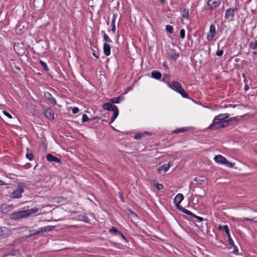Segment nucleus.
<instances>
[{"label": "nucleus", "instance_id": "ddd939ff", "mask_svg": "<svg viewBox=\"0 0 257 257\" xmlns=\"http://www.w3.org/2000/svg\"><path fill=\"white\" fill-rule=\"evenodd\" d=\"M10 64L12 69L16 73H17L18 71H20L21 70L20 65H19L18 62L13 61L12 62H11Z\"/></svg>", "mask_w": 257, "mask_h": 257}, {"label": "nucleus", "instance_id": "6e6552de", "mask_svg": "<svg viewBox=\"0 0 257 257\" xmlns=\"http://www.w3.org/2000/svg\"><path fill=\"white\" fill-rule=\"evenodd\" d=\"M223 230L225 231L226 234L227 235L229 243L231 245L234 246V244L233 240L232 239V238L231 237L228 226L226 225H224V226H223Z\"/></svg>", "mask_w": 257, "mask_h": 257}, {"label": "nucleus", "instance_id": "c03bdc74", "mask_svg": "<svg viewBox=\"0 0 257 257\" xmlns=\"http://www.w3.org/2000/svg\"><path fill=\"white\" fill-rule=\"evenodd\" d=\"M3 113L5 115L7 116L9 118H12V116L11 114H10L8 112L6 111H3Z\"/></svg>", "mask_w": 257, "mask_h": 257}, {"label": "nucleus", "instance_id": "0eeeda50", "mask_svg": "<svg viewBox=\"0 0 257 257\" xmlns=\"http://www.w3.org/2000/svg\"><path fill=\"white\" fill-rule=\"evenodd\" d=\"M216 34L215 27L213 24H211L209 28V34L207 36V39L208 41H211Z\"/></svg>", "mask_w": 257, "mask_h": 257}, {"label": "nucleus", "instance_id": "49530a36", "mask_svg": "<svg viewBox=\"0 0 257 257\" xmlns=\"http://www.w3.org/2000/svg\"><path fill=\"white\" fill-rule=\"evenodd\" d=\"M223 53V51L222 50H218L217 51L216 55L219 57H221L222 56Z\"/></svg>", "mask_w": 257, "mask_h": 257}, {"label": "nucleus", "instance_id": "a18cd8bd", "mask_svg": "<svg viewBox=\"0 0 257 257\" xmlns=\"http://www.w3.org/2000/svg\"><path fill=\"white\" fill-rule=\"evenodd\" d=\"M255 218H243L242 219H241L240 220L241 222H244L245 221H252L254 220Z\"/></svg>", "mask_w": 257, "mask_h": 257}, {"label": "nucleus", "instance_id": "a878e982", "mask_svg": "<svg viewBox=\"0 0 257 257\" xmlns=\"http://www.w3.org/2000/svg\"><path fill=\"white\" fill-rule=\"evenodd\" d=\"M170 167L169 164H164L160 168H158V171H164V172H166Z\"/></svg>", "mask_w": 257, "mask_h": 257}, {"label": "nucleus", "instance_id": "f3484780", "mask_svg": "<svg viewBox=\"0 0 257 257\" xmlns=\"http://www.w3.org/2000/svg\"><path fill=\"white\" fill-rule=\"evenodd\" d=\"M103 52L106 56H109L110 54V47L109 44L106 43L103 44Z\"/></svg>", "mask_w": 257, "mask_h": 257}, {"label": "nucleus", "instance_id": "e2e57ef3", "mask_svg": "<svg viewBox=\"0 0 257 257\" xmlns=\"http://www.w3.org/2000/svg\"><path fill=\"white\" fill-rule=\"evenodd\" d=\"M163 77H164V78H168L169 76H168V75H167L166 74H164Z\"/></svg>", "mask_w": 257, "mask_h": 257}, {"label": "nucleus", "instance_id": "c85d7f7f", "mask_svg": "<svg viewBox=\"0 0 257 257\" xmlns=\"http://www.w3.org/2000/svg\"><path fill=\"white\" fill-rule=\"evenodd\" d=\"M206 178H203V179H200V178H194V181L196 182V184H202L203 182L206 181Z\"/></svg>", "mask_w": 257, "mask_h": 257}, {"label": "nucleus", "instance_id": "7c9ffc66", "mask_svg": "<svg viewBox=\"0 0 257 257\" xmlns=\"http://www.w3.org/2000/svg\"><path fill=\"white\" fill-rule=\"evenodd\" d=\"M122 98V97H114L110 99V101L113 103H118Z\"/></svg>", "mask_w": 257, "mask_h": 257}, {"label": "nucleus", "instance_id": "8fccbe9b", "mask_svg": "<svg viewBox=\"0 0 257 257\" xmlns=\"http://www.w3.org/2000/svg\"><path fill=\"white\" fill-rule=\"evenodd\" d=\"M57 199L58 200V202H62L63 201H65V199H64V198L63 197H59L57 198Z\"/></svg>", "mask_w": 257, "mask_h": 257}, {"label": "nucleus", "instance_id": "0e129e2a", "mask_svg": "<svg viewBox=\"0 0 257 257\" xmlns=\"http://www.w3.org/2000/svg\"><path fill=\"white\" fill-rule=\"evenodd\" d=\"M83 218H84V220L85 221H86V222H88V219L87 217H84H84H83Z\"/></svg>", "mask_w": 257, "mask_h": 257}, {"label": "nucleus", "instance_id": "4c0bfd02", "mask_svg": "<svg viewBox=\"0 0 257 257\" xmlns=\"http://www.w3.org/2000/svg\"><path fill=\"white\" fill-rule=\"evenodd\" d=\"M40 63L41 64L42 66L44 68V69H45V71H48L49 70V69H48L46 64L44 62L41 60L40 61Z\"/></svg>", "mask_w": 257, "mask_h": 257}, {"label": "nucleus", "instance_id": "6ab92c4d", "mask_svg": "<svg viewBox=\"0 0 257 257\" xmlns=\"http://www.w3.org/2000/svg\"><path fill=\"white\" fill-rule=\"evenodd\" d=\"M113 107L114 105H112V104L110 102L105 103L102 105V108L103 109L109 111H112L113 110Z\"/></svg>", "mask_w": 257, "mask_h": 257}, {"label": "nucleus", "instance_id": "58836bf2", "mask_svg": "<svg viewBox=\"0 0 257 257\" xmlns=\"http://www.w3.org/2000/svg\"><path fill=\"white\" fill-rule=\"evenodd\" d=\"M90 118H88L86 114H83L82 117V120L83 122L90 120Z\"/></svg>", "mask_w": 257, "mask_h": 257}, {"label": "nucleus", "instance_id": "1a4fd4ad", "mask_svg": "<svg viewBox=\"0 0 257 257\" xmlns=\"http://www.w3.org/2000/svg\"><path fill=\"white\" fill-rule=\"evenodd\" d=\"M169 86L177 92L178 91V90H180L182 88L181 84L175 81H173L171 82V85L169 84Z\"/></svg>", "mask_w": 257, "mask_h": 257}, {"label": "nucleus", "instance_id": "f8f14e48", "mask_svg": "<svg viewBox=\"0 0 257 257\" xmlns=\"http://www.w3.org/2000/svg\"><path fill=\"white\" fill-rule=\"evenodd\" d=\"M46 159L49 162H55L59 164L61 163L60 159L50 154L47 155Z\"/></svg>", "mask_w": 257, "mask_h": 257}, {"label": "nucleus", "instance_id": "5701e85b", "mask_svg": "<svg viewBox=\"0 0 257 257\" xmlns=\"http://www.w3.org/2000/svg\"><path fill=\"white\" fill-rule=\"evenodd\" d=\"M40 210L39 208L38 207H34L32 209H27L26 210V211L28 214V217L30 216L31 215L38 212Z\"/></svg>", "mask_w": 257, "mask_h": 257}, {"label": "nucleus", "instance_id": "20e7f679", "mask_svg": "<svg viewBox=\"0 0 257 257\" xmlns=\"http://www.w3.org/2000/svg\"><path fill=\"white\" fill-rule=\"evenodd\" d=\"M223 121L215 120L214 118L212 123L208 127L207 129L210 130H215L219 128H224L222 124Z\"/></svg>", "mask_w": 257, "mask_h": 257}, {"label": "nucleus", "instance_id": "dca6fc26", "mask_svg": "<svg viewBox=\"0 0 257 257\" xmlns=\"http://www.w3.org/2000/svg\"><path fill=\"white\" fill-rule=\"evenodd\" d=\"M184 199V196L182 194H177L174 199V202L175 205L180 204Z\"/></svg>", "mask_w": 257, "mask_h": 257}, {"label": "nucleus", "instance_id": "a19ab883", "mask_svg": "<svg viewBox=\"0 0 257 257\" xmlns=\"http://www.w3.org/2000/svg\"><path fill=\"white\" fill-rule=\"evenodd\" d=\"M185 32L184 29H181L180 31V36L181 39L185 38Z\"/></svg>", "mask_w": 257, "mask_h": 257}, {"label": "nucleus", "instance_id": "bf43d9fd", "mask_svg": "<svg viewBox=\"0 0 257 257\" xmlns=\"http://www.w3.org/2000/svg\"><path fill=\"white\" fill-rule=\"evenodd\" d=\"M119 198L120 199V200H121L122 202L124 201V200H123V198L122 196L120 194H119Z\"/></svg>", "mask_w": 257, "mask_h": 257}, {"label": "nucleus", "instance_id": "473e14b6", "mask_svg": "<svg viewBox=\"0 0 257 257\" xmlns=\"http://www.w3.org/2000/svg\"><path fill=\"white\" fill-rule=\"evenodd\" d=\"M187 131V128H178L174 131L173 133L175 134H178L180 133H184Z\"/></svg>", "mask_w": 257, "mask_h": 257}, {"label": "nucleus", "instance_id": "c756f323", "mask_svg": "<svg viewBox=\"0 0 257 257\" xmlns=\"http://www.w3.org/2000/svg\"><path fill=\"white\" fill-rule=\"evenodd\" d=\"M153 183L154 186H155L158 190H161L164 188L162 184L157 183L155 180L153 181Z\"/></svg>", "mask_w": 257, "mask_h": 257}, {"label": "nucleus", "instance_id": "f257e3e1", "mask_svg": "<svg viewBox=\"0 0 257 257\" xmlns=\"http://www.w3.org/2000/svg\"><path fill=\"white\" fill-rule=\"evenodd\" d=\"M214 160L215 162L218 164L224 165L226 167L229 168H232L234 166V163L228 162L224 157L221 155H218L215 156Z\"/></svg>", "mask_w": 257, "mask_h": 257}, {"label": "nucleus", "instance_id": "f704fd0d", "mask_svg": "<svg viewBox=\"0 0 257 257\" xmlns=\"http://www.w3.org/2000/svg\"><path fill=\"white\" fill-rule=\"evenodd\" d=\"M26 157L28 158L30 161H31L34 158L33 154L31 152H27L26 154Z\"/></svg>", "mask_w": 257, "mask_h": 257}, {"label": "nucleus", "instance_id": "79ce46f5", "mask_svg": "<svg viewBox=\"0 0 257 257\" xmlns=\"http://www.w3.org/2000/svg\"><path fill=\"white\" fill-rule=\"evenodd\" d=\"M184 213L186 214H188L192 217H193L194 216H195V214L194 213H193L192 212H191L190 211H189L187 209H185Z\"/></svg>", "mask_w": 257, "mask_h": 257}, {"label": "nucleus", "instance_id": "603ef678", "mask_svg": "<svg viewBox=\"0 0 257 257\" xmlns=\"http://www.w3.org/2000/svg\"><path fill=\"white\" fill-rule=\"evenodd\" d=\"M230 122L231 123V121H237V119L235 117H231L229 119H228Z\"/></svg>", "mask_w": 257, "mask_h": 257}, {"label": "nucleus", "instance_id": "37998d69", "mask_svg": "<svg viewBox=\"0 0 257 257\" xmlns=\"http://www.w3.org/2000/svg\"><path fill=\"white\" fill-rule=\"evenodd\" d=\"M176 206V208L179 209L180 211L183 212L184 213L185 210L186 209L184 207H182L180 205V204H178V205H175Z\"/></svg>", "mask_w": 257, "mask_h": 257}, {"label": "nucleus", "instance_id": "4be33fe9", "mask_svg": "<svg viewBox=\"0 0 257 257\" xmlns=\"http://www.w3.org/2000/svg\"><path fill=\"white\" fill-rule=\"evenodd\" d=\"M151 76L153 78L156 79H160L161 78V73L157 71H153L151 73Z\"/></svg>", "mask_w": 257, "mask_h": 257}, {"label": "nucleus", "instance_id": "a211bd4d", "mask_svg": "<svg viewBox=\"0 0 257 257\" xmlns=\"http://www.w3.org/2000/svg\"><path fill=\"white\" fill-rule=\"evenodd\" d=\"M152 135V133L148 132H144L143 133L141 134H138L134 137V138L137 140H141L142 138L145 137L146 135L148 136H151Z\"/></svg>", "mask_w": 257, "mask_h": 257}, {"label": "nucleus", "instance_id": "864d4df0", "mask_svg": "<svg viewBox=\"0 0 257 257\" xmlns=\"http://www.w3.org/2000/svg\"><path fill=\"white\" fill-rule=\"evenodd\" d=\"M128 211L132 215L137 217V214L134 212H133L132 210L129 209Z\"/></svg>", "mask_w": 257, "mask_h": 257}, {"label": "nucleus", "instance_id": "09e8293b", "mask_svg": "<svg viewBox=\"0 0 257 257\" xmlns=\"http://www.w3.org/2000/svg\"><path fill=\"white\" fill-rule=\"evenodd\" d=\"M193 217L196 218L198 221H202L203 220V218L201 217L198 216L195 214V216H193Z\"/></svg>", "mask_w": 257, "mask_h": 257}, {"label": "nucleus", "instance_id": "393cba45", "mask_svg": "<svg viewBox=\"0 0 257 257\" xmlns=\"http://www.w3.org/2000/svg\"><path fill=\"white\" fill-rule=\"evenodd\" d=\"M249 46L252 49L255 50L256 51L253 52L254 55H257V40L254 43L251 42L249 44Z\"/></svg>", "mask_w": 257, "mask_h": 257}, {"label": "nucleus", "instance_id": "2f4dec72", "mask_svg": "<svg viewBox=\"0 0 257 257\" xmlns=\"http://www.w3.org/2000/svg\"><path fill=\"white\" fill-rule=\"evenodd\" d=\"M102 33L103 34V39L105 42H111V39L109 38V37L105 33L104 31H102Z\"/></svg>", "mask_w": 257, "mask_h": 257}, {"label": "nucleus", "instance_id": "aec40b11", "mask_svg": "<svg viewBox=\"0 0 257 257\" xmlns=\"http://www.w3.org/2000/svg\"><path fill=\"white\" fill-rule=\"evenodd\" d=\"M112 111H113V114L111 117L110 122H112L118 115V109L116 106L114 105Z\"/></svg>", "mask_w": 257, "mask_h": 257}, {"label": "nucleus", "instance_id": "4468645a", "mask_svg": "<svg viewBox=\"0 0 257 257\" xmlns=\"http://www.w3.org/2000/svg\"><path fill=\"white\" fill-rule=\"evenodd\" d=\"M229 113H221V114H219L218 115H216L214 117V119H215V120H218L219 121H224L226 119L228 118L229 117Z\"/></svg>", "mask_w": 257, "mask_h": 257}, {"label": "nucleus", "instance_id": "72a5a7b5", "mask_svg": "<svg viewBox=\"0 0 257 257\" xmlns=\"http://www.w3.org/2000/svg\"><path fill=\"white\" fill-rule=\"evenodd\" d=\"M109 232L110 233H115V234H119V232H120V231H119L116 228H115V227L114 226H112L109 230Z\"/></svg>", "mask_w": 257, "mask_h": 257}, {"label": "nucleus", "instance_id": "9b49d317", "mask_svg": "<svg viewBox=\"0 0 257 257\" xmlns=\"http://www.w3.org/2000/svg\"><path fill=\"white\" fill-rule=\"evenodd\" d=\"M220 2L219 1H214L211 2V0H209L207 2V5L209 7L208 9L213 10L216 8L219 5Z\"/></svg>", "mask_w": 257, "mask_h": 257}, {"label": "nucleus", "instance_id": "bb28decb", "mask_svg": "<svg viewBox=\"0 0 257 257\" xmlns=\"http://www.w3.org/2000/svg\"><path fill=\"white\" fill-rule=\"evenodd\" d=\"M177 92L180 93L181 95V96L184 98H188L189 97L188 94L185 91V90L182 88V87L180 90H178V91Z\"/></svg>", "mask_w": 257, "mask_h": 257}, {"label": "nucleus", "instance_id": "7ed1b4c3", "mask_svg": "<svg viewBox=\"0 0 257 257\" xmlns=\"http://www.w3.org/2000/svg\"><path fill=\"white\" fill-rule=\"evenodd\" d=\"M28 217V214L26 210L13 213L11 214V218L14 220H20L21 219L27 218Z\"/></svg>", "mask_w": 257, "mask_h": 257}, {"label": "nucleus", "instance_id": "f03ea898", "mask_svg": "<svg viewBox=\"0 0 257 257\" xmlns=\"http://www.w3.org/2000/svg\"><path fill=\"white\" fill-rule=\"evenodd\" d=\"M25 187V184L22 182H19L18 183V188L16 190H14L11 195L13 198H20L22 197V193L24 192V188Z\"/></svg>", "mask_w": 257, "mask_h": 257}, {"label": "nucleus", "instance_id": "69168bd1", "mask_svg": "<svg viewBox=\"0 0 257 257\" xmlns=\"http://www.w3.org/2000/svg\"><path fill=\"white\" fill-rule=\"evenodd\" d=\"M165 2V0H160V2L161 3V4H164Z\"/></svg>", "mask_w": 257, "mask_h": 257}, {"label": "nucleus", "instance_id": "2eb2a0df", "mask_svg": "<svg viewBox=\"0 0 257 257\" xmlns=\"http://www.w3.org/2000/svg\"><path fill=\"white\" fill-rule=\"evenodd\" d=\"M236 9H231L230 8L226 10L225 14V18L228 19L229 17H234V13Z\"/></svg>", "mask_w": 257, "mask_h": 257}, {"label": "nucleus", "instance_id": "39448f33", "mask_svg": "<svg viewBox=\"0 0 257 257\" xmlns=\"http://www.w3.org/2000/svg\"><path fill=\"white\" fill-rule=\"evenodd\" d=\"M54 227H55L54 226H47L42 227L40 228V230L35 232L33 233L30 234L29 236L31 237L33 235H37V234H39L43 233V232L50 231L52 230V229H53L54 228Z\"/></svg>", "mask_w": 257, "mask_h": 257}, {"label": "nucleus", "instance_id": "4d7b16f0", "mask_svg": "<svg viewBox=\"0 0 257 257\" xmlns=\"http://www.w3.org/2000/svg\"><path fill=\"white\" fill-rule=\"evenodd\" d=\"M234 250H233V253H236L237 252L238 249H237V247L234 245Z\"/></svg>", "mask_w": 257, "mask_h": 257}, {"label": "nucleus", "instance_id": "13d9d810", "mask_svg": "<svg viewBox=\"0 0 257 257\" xmlns=\"http://www.w3.org/2000/svg\"><path fill=\"white\" fill-rule=\"evenodd\" d=\"M116 17H117V14L116 13H114L113 14V19H112V20H114L115 21L116 18Z\"/></svg>", "mask_w": 257, "mask_h": 257}, {"label": "nucleus", "instance_id": "c9c22d12", "mask_svg": "<svg viewBox=\"0 0 257 257\" xmlns=\"http://www.w3.org/2000/svg\"><path fill=\"white\" fill-rule=\"evenodd\" d=\"M166 30L170 34H172L173 33V28L170 25H167L166 27Z\"/></svg>", "mask_w": 257, "mask_h": 257}, {"label": "nucleus", "instance_id": "052dcab7", "mask_svg": "<svg viewBox=\"0 0 257 257\" xmlns=\"http://www.w3.org/2000/svg\"><path fill=\"white\" fill-rule=\"evenodd\" d=\"M92 54H93V55L95 57H96V58H97V59H98V58H99L98 56V55H97L95 52H93V53H92Z\"/></svg>", "mask_w": 257, "mask_h": 257}, {"label": "nucleus", "instance_id": "b1692460", "mask_svg": "<svg viewBox=\"0 0 257 257\" xmlns=\"http://www.w3.org/2000/svg\"><path fill=\"white\" fill-rule=\"evenodd\" d=\"M38 138L40 140L41 143L44 146H46V138L43 133H41L39 135H38Z\"/></svg>", "mask_w": 257, "mask_h": 257}, {"label": "nucleus", "instance_id": "412c9836", "mask_svg": "<svg viewBox=\"0 0 257 257\" xmlns=\"http://www.w3.org/2000/svg\"><path fill=\"white\" fill-rule=\"evenodd\" d=\"M45 97L48 100L51 101L53 103H56V100L55 98H54L52 95L48 92H47L44 93Z\"/></svg>", "mask_w": 257, "mask_h": 257}, {"label": "nucleus", "instance_id": "5fc2aeb1", "mask_svg": "<svg viewBox=\"0 0 257 257\" xmlns=\"http://www.w3.org/2000/svg\"><path fill=\"white\" fill-rule=\"evenodd\" d=\"M100 118L98 116H95V117H92V118H90V121H94V120L96 119H100Z\"/></svg>", "mask_w": 257, "mask_h": 257}, {"label": "nucleus", "instance_id": "338daca9", "mask_svg": "<svg viewBox=\"0 0 257 257\" xmlns=\"http://www.w3.org/2000/svg\"><path fill=\"white\" fill-rule=\"evenodd\" d=\"M163 66H164V67H166V62H165V63H163Z\"/></svg>", "mask_w": 257, "mask_h": 257}, {"label": "nucleus", "instance_id": "6e6d98bb", "mask_svg": "<svg viewBox=\"0 0 257 257\" xmlns=\"http://www.w3.org/2000/svg\"><path fill=\"white\" fill-rule=\"evenodd\" d=\"M8 184H9V183H6L3 181L0 180V185H8Z\"/></svg>", "mask_w": 257, "mask_h": 257}, {"label": "nucleus", "instance_id": "680f3d73", "mask_svg": "<svg viewBox=\"0 0 257 257\" xmlns=\"http://www.w3.org/2000/svg\"><path fill=\"white\" fill-rule=\"evenodd\" d=\"M218 229L219 230H223V226H221V225H219L218 226Z\"/></svg>", "mask_w": 257, "mask_h": 257}, {"label": "nucleus", "instance_id": "9d476101", "mask_svg": "<svg viewBox=\"0 0 257 257\" xmlns=\"http://www.w3.org/2000/svg\"><path fill=\"white\" fill-rule=\"evenodd\" d=\"M43 114L48 118L53 119L54 118V114L53 111L50 109H44Z\"/></svg>", "mask_w": 257, "mask_h": 257}, {"label": "nucleus", "instance_id": "423d86ee", "mask_svg": "<svg viewBox=\"0 0 257 257\" xmlns=\"http://www.w3.org/2000/svg\"><path fill=\"white\" fill-rule=\"evenodd\" d=\"M167 54L170 59L176 61L179 57V54L176 52L175 50L173 49H169L167 51Z\"/></svg>", "mask_w": 257, "mask_h": 257}, {"label": "nucleus", "instance_id": "e433bc0d", "mask_svg": "<svg viewBox=\"0 0 257 257\" xmlns=\"http://www.w3.org/2000/svg\"><path fill=\"white\" fill-rule=\"evenodd\" d=\"M111 26V30L113 33H114L116 31V28H115V22H114V20H112Z\"/></svg>", "mask_w": 257, "mask_h": 257}, {"label": "nucleus", "instance_id": "cd10ccee", "mask_svg": "<svg viewBox=\"0 0 257 257\" xmlns=\"http://www.w3.org/2000/svg\"><path fill=\"white\" fill-rule=\"evenodd\" d=\"M182 17L185 19H188L189 18V10L187 9H184L182 11Z\"/></svg>", "mask_w": 257, "mask_h": 257}, {"label": "nucleus", "instance_id": "3c124183", "mask_svg": "<svg viewBox=\"0 0 257 257\" xmlns=\"http://www.w3.org/2000/svg\"><path fill=\"white\" fill-rule=\"evenodd\" d=\"M119 235H120L124 240L127 241L126 238L124 236V235L121 232H119Z\"/></svg>", "mask_w": 257, "mask_h": 257}, {"label": "nucleus", "instance_id": "ea45409f", "mask_svg": "<svg viewBox=\"0 0 257 257\" xmlns=\"http://www.w3.org/2000/svg\"><path fill=\"white\" fill-rule=\"evenodd\" d=\"M222 124L224 125V127L228 126L230 125V122L228 119H225L223 121Z\"/></svg>", "mask_w": 257, "mask_h": 257}, {"label": "nucleus", "instance_id": "de8ad7c7", "mask_svg": "<svg viewBox=\"0 0 257 257\" xmlns=\"http://www.w3.org/2000/svg\"><path fill=\"white\" fill-rule=\"evenodd\" d=\"M79 111V108L78 107H73L72 109V112L74 114H76L77 113H78Z\"/></svg>", "mask_w": 257, "mask_h": 257}]
</instances>
